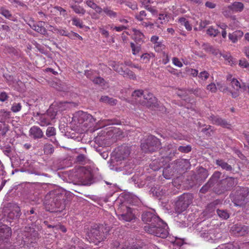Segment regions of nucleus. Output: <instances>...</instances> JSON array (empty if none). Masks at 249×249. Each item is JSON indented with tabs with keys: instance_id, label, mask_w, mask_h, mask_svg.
I'll return each instance as SVG.
<instances>
[{
	"instance_id": "nucleus-1",
	"label": "nucleus",
	"mask_w": 249,
	"mask_h": 249,
	"mask_svg": "<svg viewBox=\"0 0 249 249\" xmlns=\"http://www.w3.org/2000/svg\"><path fill=\"white\" fill-rule=\"evenodd\" d=\"M65 195L59 190H53L48 193L45 196L43 202L45 209L50 212L63 210L65 207Z\"/></svg>"
},
{
	"instance_id": "nucleus-2",
	"label": "nucleus",
	"mask_w": 249,
	"mask_h": 249,
	"mask_svg": "<svg viewBox=\"0 0 249 249\" xmlns=\"http://www.w3.org/2000/svg\"><path fill=\"white\" fill-rule=\"evenodd\" d=\"M108 232V230L103 225L95 224L87 231V239L89 242L97 245L106 239Z\"/></svg>"
},
{
	"instance_id": "nucleus-3",
	"label": "nucleus",
	"mask_w": 249,
	"mask_h": 249,
	"mask_svg": "<svg viewBox=\"0 0 249 249\" xmlns=\"http://www.w3.org/2000/svg\"><path fill=\"white\" fill-rule=\"evenodd\" d=\"M237 184V179L232 177H228L218 181L214 183L213 191L217 195L225 194L231 190Z\"/></svg>"
},
{
	"instance_id": "nucleus-4",
	"label": "nucleus",
	"mask_w": 249,
	"mask_h": 249,
	"mask_svg": "<svg viewBox=\"0 0 249 249\" xmlns=\"http://www.w3.org/2000/svg\"><path fill=\"white\" fill-rule=\"evenodd\" d=\"M143 229L147 233L162 238L167 237L169 234L167 225L161 219L156 224L144 226Z\"/></svg>"
},
{
	"instance_id": "nucleus-5",
	"label": "nucleus",
	"mask_w": 249,
	"mask_h": 249,
	"mask_svg": "<svg viewBox=\"0 0 249 249\" xmlns=\"http://www.w3.org/2000/svg\"><path fill=\"white\" fill-rule=\"evenodd\" d=\"M38 232L34 228L25 227L22 240L26 249H35L37 245Z\"/></svg>"
},
{
	"instance_id": "nucleus-6",
	"label": "nucleus",
	"mask_w": 249,
	"mask_h": 249,
	"mask_svg": "<svg viewBox=\"0 0 249 249\" xmlns=\"http://www.w3.org/2000/svg\"><path fill=\"white\" fill-rule=\"evenodd\" d=\"M116 213L118 219L123 222H130L136 218L132 209L123 203L119 206Z\"/></svg>"
},
{
	"instance_id": "nucleus-7",
	"label": "nucleus",
	"mask_w": 249,
	"mask_h": 249,
	"mask_svg": "<svg viewBox=\"0 0 249 249\" xmlns=\"http://www.w3.org/2000/svg\"><path fill=\"white\" fill-rule=\"evenodd\" d=\"M193 199V195L190 193H184L180 196L176 203V212L180 213L185 211L192 203Z\"/></svg>"
},
{
	"instance_id": "nucleus-8",
	"label": "nucleus",
	"mask_w": 249,
	"mask_h": 249,
	"mask_svg": "<svg viewBox=\"0 0 249 249\" xmlns=\"http://www.w3.org/2000/svg\"><path fill=\"white\" fill-rule=\"evenodd\" d=\"M160 142L156 137L150 135L142 143L141 148L142 150L145 152H153L160 148Z\"/></svg>"
},
{
	"instance_id": "nucleus-9",
	"label": "nucleus",
	"mask_w": 249,
	"mask_h": 249,
	"mask_svg": "<svg viewBox=\"0 0 249 249\" xmlns=\"http://www.w3.org/2000/svg\"><path fill=\"white\" fill-rule=\"evenodd\" d=\"M249 202V188H243L239 191L233 199L235 206L243 207Z\"/></svg>"
},
{
	"instance_id": "nucleus-10",
	"label": "nucleus",
	"mask_w": 249,
	"mask_h": 249,
	"mask_svg": "<svg viewBox=\"0 0 249 249\" xmlns=\"http://www.w3.org/2000/svg\"><path fill=\"white\" fill-rule=\"evenodd\" d=\"M221 173L219 171H215L208 181L203 185L200 190V192L205 194L210 189L213 190V188L214 183H216L221 177Z\"/></svg>"
},
{
	"instance_id": "nucleus-11",
	"label": "nucleus",
	"mask_w": 249,
	"mask_h": 249,
	"mask_svg": "<svg viewBox=\"0 0 249 249\" xmlns=\"http://www.w3.org/2000/svg\"><path fill=\"white\" fill-rule=\"evenodd\" d=\"M142 221L146 224L145 226H151L158 222L160 219L153 212L151 211L144 212L142 215Z\"/></svg>"
},
{
	"instance_id": "nucleus-12",
	"label": "nucleus",
	"mask_w": 249,
	"mask_h": 249,
	"mask_svg": "<svg viewBox=\"0 0 249 249\" xmlns=\"http://www.w3.org/2000/svg\"><path fill=\"white\" fill-rule=\"evenodd\" d=\"M231 85L232 88L235 90L230 91V93L233 98H236L239 95V91H245L247 89V86L244 84H240L235 78H232L231 81Z\"/></svg>"
},
{
	"instance_id": "nucleus-13",
	"label": "nucleus",
	"mask_w": 249,
	"mask_h": 249,
	"mask_svg": "<svg viewBox=\"0 0 249 249\" xmlns=\"http://www.w3.org/2000/svg\"><path fill=\"white\" fill-rule=\"evenodd\" d=\"M141 104L148 107H156L157 105V99L153 94L148 91H144Z\"/></svg>"
},
{
	"instance_id": "nucleus-14",
	"label": "nucleus",
	"mask_w": 249,
	"mask_h": 249,
	"mask_svg": "<svg viewBox=\"0 0 249 249\" xmlns=\"http://www.w3.org/2000/svg\"><path fill=\"white\" fill-rule=\"evenodd\" d=\"M5 212L7 218L10 220L18 218L21 214L20 208L16 204H10Z\"/></svg>"
},
{
	"instance_id": "nucleus-15",
	"label": "nucleus",
	"mask_w": 249,
	"mask_h": 249,
	"mask_svg": "<svg viewBox=\"0 0 249 249\" xmlns=\"http://www.w3.org/2000/svg\"><path fill=\"white\" fill-rule=\"evenodd\" d=\"M130 153V147L127 145H123L118 148L115 155V158L117 161H121L127 158Z\"/></svg>"
},
{
	"instance_id": "nucleus-16",
	"label": "nucleus",
	"mask_w": 249,
	"mask_h": 249,
	"mask_svg": "<svg viewBox=\"0 0 249 249\" xmlns=\"http://www.w3.org/2000/svg\"><path fill=\"white\" fill-rule=\"evenodd\" d=\"M231 231L235 236H244L249 232V228L241 224H237L231 227Z\"/></svg>"
},
{
	"instance_id": "nucleus-17",
	"label": "nucleus",
	"mask_w": 249,
	"mask_h": 249,
	"mask_svg": "<svg viewBox=\"0 0 249 249\" xmlns=\"http://www.w3.org/2000/svg\"><path fill=\"white\" fill-rule=\"evenodd\" d=\"M208 119L213 124L220 125L223 127L227 128H230L231 127V124H230L225 120L223 119L218 116L212 115L208 117Z\"/></svg>"
},
{
	"instance_id": "nucleus-18",
	"label": "nucleus",
	"mask_w": 249,
	"mask_h": 249,
	"mask_svg": "<svg viewBox=\"0 0 249 249\" xmlns=\"http://www.w3.org/2000/svg\"><path fill=\"white\" fill-rule=\"evenodd\" d=\"M34 116L38 120L37 123L41 126H47L51 124L50 118H49V114H47V113L40 114L37 112Z\"/></svg>"
},
{
	"instance_id": "nucleus-19",
	"label": "nucleus",
	"mask_w": 249,
	"mask_h": 249,
	"mask_svg": "<svg viewBox=\"0 0 249 249\" xmlns=\"http://www.w3.org/2000/svg\"><path fill=\"white\" fill-rule=\"evenodd\" d=\"M112 249H141L142 246L138 244L125 245H121L117 241H114L112 244Z\"/></svg>"
},
{
	"instance_id": "nucleus-20",
	"label": "nucleus",
	"mask_w": 249,
	"mask_h": 249,
	"mask_svg": "<svg viewBox=\"0 0 249 249\" xmlns=\"http://www.w3.org/2000/svg\"><path fill=\"white\" fill-rule=\"evenodd\" d=\"M29 136L34 139H39L44 136L43 132L40 127L37 126L31 127L29 130Z\"/></svg>"
},
{
	"instance_id": "nucleus-21",
	"label": "nucleus",
	"mask_w": 249,
	"mask_h": 249,
	"mask_svg": "<svg viewBox=\"0 0 249 249\" xmlns=\"http://www.w3.org/2000/svg\"><path fill=\"white\" fill-rule=\"evenodd\" d=\"M11 234V228L5 225H0V240L8 238Z\"/></svg>"
},
{
	"instance_id": "nucleus-22",
	"label": "nucleus",
	"mask_w": 249,
	"mask_h": 249,
	"mask_svg": "<svg viewBox=\"0 0 249 249\" xmlns=\"http://www.w3.org/2000/svg\"><path fill=\"white\" fill-rule=\"evenodd\" d=\"M244 33L241 30H236L232 33L228 35L229 39L233 43H236L243 36Z\"/></svg>"
},
{
	"instance_id": "nucleus-23",
	"label": "nucleus",
	"mask_w": 249,
	"mask_h": 249,
	"mask_svg": "<svg viewBox=\"0 0 249 249\" xmlns=\"http://www.w3.org/2000/svg\"><path fill=\"white\" fill-rule=\"evenodd\" d=\"M42 22V21H40L38 23H33L32 25H30V27L33 30L37 33L45 35L47 33V30L43 26Z\"/></svg>"
},
{
	"instance_id": "nucleus-24",
	"label": "nucleus",
	"mask_w": 249,
	"mask_h": 249,
	"mask_svg": "<svg viewBox=\"0 0 249 249\" xmlns=\"http://www.w3.org/2000/svg\"><path fill=\"white\" fill-rule=\"evenodd\" d=\"M215 164L220 167L222 169L227 171H231L232 170V166L222 159L216 160Z\"/></svg>"
},
{
	"instance_id": "nucleus-25",
	"label": "nucleus",
	"mask_w": 249,
	"mask_h": 249,
	"mask_svg": "<svg viewBox=\"0 0 249 249\" xmlns=\"http://www.w3.org/2000/svg\"><path fill=\"white\" fill-rule=\"evenodd\" d=\"M176 162L177 166L182 170H186L190 168V163L186 159H179Z\"/></svg>"
},
{
	"instance_id": "nucleus-26",
	"label": "nucleus",
	"mask_w": 249,
	"mask_h": 249,
	"mask_svg": "<svg viewBox=\"0 0 249 249\" xmlns=\"http://www.w3.org/2000/svg\"><path fill=\"white\" fill-rule=\"evenodd\" d=\"M164 150L166 151V156L169 158L172 157L177 153L176 148L173 147L171 144H168L166 147H165Z\"/></svg>"
},
{
	"instance_id": "nucleus-27",
	"label": "nucleus",
	"mask_w": 249,
	"mask_h": 249,
	"mask_svg": "<svg viewBox=\"0 0 249 249\" xmlns=\"http://www.w3.org/2000/svg\"><path fill=\"white\" fill-rule=\"evenodd\" d=\"M70 7L77 14L84 15L86 13V10L80 5L75 4H71Z\"/></svg>"
},
{
	"instance_id": "nucleus-28",
	"label": "nucleus",
	"mask_w": 249,
	"mask_h": 249,
	"mask_svg": "<svg viewBox=\"0 0 249 249\" xmlns=\"http://www.w3.org/2000/svg\"><path fill=\"white\" fill-rule=\"evenodd\" d=\"M228 8L237 12H241L244 8V5L240 2H235L231 5L228 6Z\"/></svg>"
},
{
	"instance_id": "nucleus-29",
	"label": "nucleus",
	"mask_w": 249,
	"mask_h": 249,
	"mask_svg": "<svg viewBox=\"0 0 249 249\" xmlns=\"http://www.w3.org/2000/svg\"><path fill=\"white\" fill-rule=\"evenodd\" d=\"M100 101L102 102L108 103L112 106L116 105L117 102V100L116 99L109 97L107 96H102L101 97Z\"/></svg>"
},
{
	"instance_id": "nucleus-30",
	"label": "nucleus",
	"mask_w": 249,
	"mask_h": 249,
	"mask_svg": "<svg viewBox=\"0 0 249 249\" xmlns=\"http://www.w3.org/2000/svg\"><path fill=\"white\" fill-rule=\"evenodd\" d=\"M11 112L5 109L0 110V122H4L6 120L10 118Z\"/></svg>"
},
{
	"instance_id": "nucleus-31",
	"label": "nucleus",
	"mask_w": 249,
	"mask_h": 249,
	"mask_svg": "<svg viewBox=\"0 0 249 249\" xmlns=\"http://www.w3.org/2000/svg\"><path fill=\"white\" fill-rule=\"evenodd\" d=\"M121 75H123L124 77L130 78L133 80L136 78V76L134 74V73L132 71L128 69H126L124 70Z\"/></svg>"
},
{
	"instance_id": "nucleus-32",
	"label": "nucleus",
	"mask_w": 249,
	"mask_h": 249,
	"mask_svg": "<svg viewBox=\"0 0 249 249\" xmlns=\"http://www.w3.org/2000/svg\"><path fill=\"white\" fill-rule=\"evenodd\" d=\"M144 35L139 30L135 31L134 39L137 44L141 43L143 42Z\"/></svg>"
},
{
	"instance_id": "nucleus-33",
	"label": "nucleus",
	"mask_w": 249,
	"mask_h": 249,
	"mask_svg": "<svg viewBox=\"0 0 249 249\" xmlns=\"http://www.w3.org/2000/svg\"><path fill=\"white\" fill-rule=\"evenodd\" d=\"M144 92L141 90H136L132 93V96L136 100H138L141 102V98H142Z\"/></svg>"
},
{
	"instance_id": "nucleus-34",
	"label": "nucleus",
	"mask_w": 249,
	"mask_h": 249,
	"mask_svg": "<svg viewBox=\"0 0 249 249\" xmlns=\"http://www.w3.org/2000/svg\"><path fill=\"white\" fill-rule=\"evenodd\" d=\"M122 63L120 64L119 63L114 62L111 64V66L113 68L114 71L121 74L124 71L122 68Z\"/></svg>"
},
{
	"instance_id": "nucleus-35",
	"label": "nucleus",
	"mask_w": 249,
	"mask_h": 249,
	"mask_svg": "<svg viewBox=\"0 0 249 249\" xmlns=\"http://www.w3.org/2000/svg\"><path fill=\"white\" fill-rule=\"evenodd\" d=\"M103 12L110 18H115L117 16L116 12L111 10L109 8L106 7L103 9Z\"/></svg>"
},
{
	"instance_id": "nucleus-36",
	"label": "nucleus",
	"mask_w": 249,
	"mask_h": 249,
	"mask_svg": "<svg viewBox=\"0 0 249 249\" xmlns=\"http://www.w3.org/2000/svg\"><path fill=\"white\" fill-rule=\"evenodd\" d=\"M0 14L8 19H11L12 17L11 12L3 7H0Z\"/></svg>"
},
{
	"instance_id": "nucleus-37",
	"label": "nucleus",
	"mask_w": 249,
	"mask_h": 249,
	"mask_svg": "<svg viewBox=\"0 0 249 249\" xmlns=\"http://www.w3.org/2000/svg\"><path fill=\"white\" fill-rule=\"evenodd\" d=\"M216 213L218 215L223 219H227L229 217V214L224 210L217 209Z\"/></svg>"
},
{
	"instance_id": "nucleus-38",
	"label": "nucleus",
	"mask_w": 249,
	"mask_h": 249,
	"mask_svg": "<svg viewBox=\"0 0 249 249\" xmlns=\"http://www.w3.org/2000/svg\"><path fill=\"white\" fill-rule=\"evenodd\" d=\"M147 16V14L145 11L142 10L139 13L137 14L135 16V18L140 21H142L145 18H146V17Z\"/></svg>"
},
{
	"instance_id": "nucleus-39",
	"label": "nucleus",
	"mask_w": 249,
	"mask_h": 249,
	"mask_svg": "<svg viewBox=\"0 0 249 249\" xmlns=\"http://www.w3.org/2000/svg\"><path fill=\"white\" fill-rule=\"evenodd\" d=\"M219 56H222L225 59L228 61V63L230 65H232L234 64V62L233 60V58L231 56V55L228 53H226L225 54H223L221 53H219Z\"/></svg>"
},
{
	"instance_id": "nucleus-40",
	"label": "nucleus",
	"mask_w": 249,
	"mask_h": 249,
	"mask_svg": "<svg viewBox=\"0 0 249 249\" xmlns=\"http://www.w3.org/2000/svg\"><path fill=\"white\" fill-rule=\"evenodd\" d=\"M44 153L47 154H51L54 151L53 146L51 144H45L44 146Z\"/></svg>"
},
{
	"instance_id": "nucleus-41",
	"label": "nucleus",
	"mask_w": 249,
	"mask_h": 249,
	"mask_svg": "<svg viewBox=\"0 0 249 249\" xmlns=\"http://www.w3.org/2000/svg\"><path fill=\"white\" fill-rule=\"evenodd\" d=\"M72 24L76 27L82 29L84 27L82 21L78 18L74 17L72 18Z\"/></svg>"
},
{
	"instance_id": "nucleus-42",
	"label": "nucleus",
	"mask_w": 249,
	"mask_h": 249,
	"mask_svg": "<svg viewBox=\"0 0 249 249\" xmlns=\"http://www.w3.org/2000/svg\"><path fill=\"white\" fill-rule=\"evenodd\" d=\"M96 74H97V71L94 70H86L85 71V75L87 78L91 80L95 77Z\"/></svg>"
},
{
	"instance_id": "nucleus-43",
	"label": "nucleus",
	"mask_w": 249,
	"mask_h": 249,
	"mask_svg": "<svg viewBox=\"0 0 249 249\" xmlns=\"http://www.w3.org/2000/svg\"><path fill=\"white\" fill-rule=\"evenodd\" d=\"M46 136L48 137L53 136L56 134V130L54 127H48L46 132Z\"/></svg>"
},
{
	"instance_id": "nucleus-44",
	"label": "nucleus",
	"mask_w": 249,
	"mask_h": 249,
	"mask_svg": "<svg viewBox=\"0 0 249 249\" xmlns=\"http://www.w3.org/2000/svg\"><path fill=\"white\" fill-rule=\"evenodd\" d=\"M130 47L132 49V53L134 55L137 54L141 49L140 45H135L133 42L130 43Z\"/></svg>"
},
{
	"instance_id": "nucleus-45",
	"label": "nucleus",
	"mask_w": 249,
	"mask_h": 249,
	"mask_svg": "<svg viewBox=\"0 0 249 249\" xmlns=\"http://www.w3.org/2000/svg\"><path fill=\"white\" fill-rule=\"evenodd\" d=\"M192 148L190 145L186 146H179L178 147V150L181 152L187 153L191 151Z\"/></svg>"
},
{
	"instance_id": "nucleus-46",
	"label": "nucleus",
	"mask_w": 249,
	"mask_h": 249,
	"mask_svg": "<svg viewBox=\"0 0 249 249\" xmlns=\"http://www.w3.org/2000/svg\"><path fill=\"white\" fill-rule=\"evenodd\" d=\"M207 33L210 36H215L219 33V32L217 29L211 27L207 30Z\"/></svg>"
},
{
	"instance_id": "nucleus-47",
	"label": "nucleus",
	"mask_w": 249,
	"mask_h": 249,
	"mask_svg": "<svg viewBox=\"0 0 249 249\" xmlns=\"http://www.w3.org/2000/svg\"><path fill=\"white\" fill-rule=\"evenodd\" d=\"M230 26L232 28H235L240 26V22L235 18L232 17L230 24Z\"/></svg>"
},
{
	"instance_id": "nucleus-48",
	"label": "nucleus",
	"mask_w": 249,
	"mask_h": 249,
	"mask_svg": "<svg viewBox=\"0 0 249 249\" xmlns=\"http://www.w3.org/2000/svg\"><path fill=\"white\" fill-rule=\"evenodd\" d=\"M164 48L165 46L161 42H158L155 44L154 49L156 52H160L164 49Z\"/></svg>"
},
{
	"instance_id": "nucleus-49",
	"label": "nucleus",
	"mask_w": 249,
	"mask_h": 249,
	"mask_svg": "<svg viewBox=\"0 0 249 249\" xmlns=\"http://www.w3.org/2000/svg\"><path fill=\"white\" fill-rule=\"evenodd\" d=\"M209 76V73L205 71H201L198 74V77L202 80H206Z\"/></svg>"
},
{
	"instance_id": "nucleus-50",
	"label": "nucleus",
	"mask_w": 249,
	"mask_h": 249,
	"mask_svg": "<svg viewBox=\"0 0 249 249\" xmlns=\"http://www.w3.org/2000/svg\"><path fill=\"white\" fill-rule=\"evenodd\" d=\"M160 20V23L163 24L168 21V17L166 14H160L157 21Z\"/></svg>"
},
{
	"instance_id": "nucleus-51",
	"label": "nucleus",
	"mask_w": 249,
	"mask_h": 249,
	"mask_svg": "<svg viewBox=\"0 0 249 249\" xmlns=\"http://www.w3.org/2000/svg\"><path fill=\"white\" fill-rule=\"evenodd\" d=\"M21 108V105L20 103L13 104L11 107V110L14 112H17L20 110Z\"/></svg>"
},
{
	"instance_id": "nucleus-52",
	"label": "nucleus",
	"mask_w": 249,
	"mask_h": 249,
	"mask_svg": "<svg viewBox=\"0 0 249 249\" xmlns=\"http://www.w3.org/2000/svg\"><path fill=\"white\" fill-rule=\"evenodd\" d=\"M92 81L94 84L99 85L104 84L105 82V80L100 76L94 77Z\"/></svg>"
},
{
	"instance_id": "nucleus-53",
	"label": "nucleus",
	"mask_w": 249,
	"mask_h": 249,
	"mask_svg": "<svg viewBox=\"0 0 249 249\" xmlns=\"http://www.w3.org/2000/svg\"><path fill=\"white\" fill-rule=\"evenodd\" d=\"M151 57V55L148 53H145L143 54L141 58V59L142 60L143 63H147L149 61Z\"/></svg>"
},
{
	"instance_id": "nucleus-54",
	"label": "nucleus",
	"mask_w": 249,
	"mask_h": 249,
	"mask_svg": "<svg viewBox=\"0 0 249 249\" xmlns=\"http://www.w3.org/2000/svg\"><path fill=\"white\" fill-rule=\"evenodd\" d=\"M125 4L133 10H135L138 9L137 4L135 2H131L130 1H126Z\"/></svg>"
},
{
	"instance_id": "nucleus-55",
	"label": "nucleus",
	"mask_w": 249,
	"mask_h": 249,
	"mask_svg": "<svg viewBox=\"0 0 249 249\" xmlns=\"http://www.w3.org/2000/svg\"><path fill=\"white\" fill-rule=\"evenodd\" d=\"M206 89L208 90L213 93L215 92L217 90V88L215 85L213 83H212L208 85L207 86Z\"/></svg>"
},
{
	"instance_id": "nucleus-56",
	"label": "nucleus",
	"mask_w": 249,
	"mask_h": 249,
	"mask_svg": "<svg viewBox=\"0 0 249 249\" xmlns=\"http://www.w3.org/2000/svg\"><path fill=\"white\" fill-rule=\"evenodd\" d=\"M55 31L56 33L60 34L61 36H68L69 32L64 29H55Z\"/></svg>"
},
{
	"instance_id": "nucleus-57",
	"label": "nucleus",
	"mask_w": 249,
	"mask_h": 249,
	"mask_svg": "<svg viewBox=\"0 0 249 249\" xmlns=\"http://www.w3.org/2000/svg\"><path fill=\"white\" fill-rule=\"evenodd\" d=\"M206 49L215 55H219V53H221L218 50L214 49L210 46H209Z\"/></svg>"
},
{
	"instance_id": "nucleus-58",
	"label": "nucleus",
	"mask_w": 249,
	"mask_h": 249,
	"mask_svg": "<svg viewBox=\"0 0 249 249\" xmlns=\"http://www.w3.org/2000/svg\"><path fill=\"white\" fill-rule=\"evenodd\" d=\"M239 65L243 68H249V63L245 59H243L239 61Z\"/></svg>"
},
{
	"instance_id": "nucleus-59",
	"label": "nucleus",
	"mask_w": 249,
	"mask_h": 249,
	"mask_svg": "<svg viewBox=\"0 0 249 249\" xmlns=\"http://www.w3.org/2000/svg\"><path fill=\"white\" fill-rule=\"evenodd\" d=\"M190 91L197 96H201L203 91L200 89L197 88V89H191L190 90Z\"/></svg>"
},
{
	"instance_id": "nucleus-60",
	"label": "nucleus",
	"mask_w": 249,
	"mask_h": 249,
	"mask_svg": "<svg viewBox=\"0 0 249 249\" xmlns=\"http://www.w3.org/2000/svg\"><path fill=\"white\" fill-rule=\"evenodd\" d=\"M77 161L79 162L83 163L87 160V157L84 154H80L76 158Z\"/></svg>"
},
{
	"instance_id": "nucleus-61",
	"label": "nucleus",
	"mask_w": 249,
	"mask_h": 249,
	"mask_svg": "<svg viewBox=\"0 0 249 249\" xmlns=\"http://www.w3.org/2000/svg\"><path fill=\"white\" fill-rule=\"evenodd\" d=\"M9 127L7 124L4 123V125H3V126H2V129L0 131L1 132V134L2 136H5L6 133L8 131Z\"/></svg>"
},
{
	"instance_id": "nucleus-62",
	"label": "nucleus",
	"mask_w": 249,
	"mask_h": 249,
	"mask_svg": "<svg viewBox=\"0 0 249 249\" xmlns=\"http://www.w3.org/2000/svg\"><path fill=\"white\" fill-rule=\"evenodd\" d=\"M141 25L144 27H149L150 29L153 28L154 24L150 22L141 21Z\"/></svg>"
},
{
	"instance_id": "nucleus-63",
	"label": "nucleus",
	"mask_w": 249,
	"mask_h": 249,
	"mask_svg": "<svg viewBox=\"0 0 249 249\" xmlns=\"http://www.w3.org/2000/svg\"><path fill=\"white\" fill-rule=\"evenodd\" d=\"M8 96L5 92H1L0 93V101L4 102L7 100Z\"/></svg>"
},
{
	"instance_id": "nucleus-64",
	"label": "nucleus",
	"mask_w": 249,
	"mask_h": 249,
	"mask_svg": "<svg viewBox=\"0 0 249 249\" xmlns=\"http://www.w3.org/2000/svg\"><path fill=\"white\" fill-rule=\"evenodd\" d=\"M224 249H240L238 245L233 244H228L225 246Z\"/></svg>"
}]
</instances>
